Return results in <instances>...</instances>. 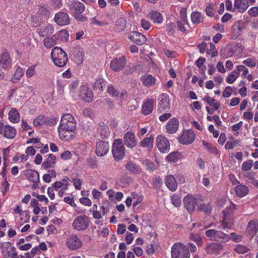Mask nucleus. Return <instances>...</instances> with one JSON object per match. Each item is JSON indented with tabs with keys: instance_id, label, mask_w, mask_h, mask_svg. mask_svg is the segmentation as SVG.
<instances>
[{
	"instance_id": "nucleus-1",
	"label": "nucleus",
	"mask_w": 258,
	"mask_h": 258,
	"mask_svg": "<svg viewBox=\"0 0 258 258\" xmlns=\"http://www.w3.org/2000/svg\"><path fill=\"white\" fill-rule=\"evenodd\" d=\"M51 57L54 65L57 67H64L68 61V56L66 52L58 46L53 48L51 52Z\"/></svg>"
},
{
	"instance_id": "nucleus-2",
	"label": "nucleus",
	"mask_w": 258,
	"mask_h": 258,
	"mask_svg": "<svg viewBox=\"0 0 258 258\" xmlns=\"http://www.w3.org/2000/svg\"><path fill=\"white\" fill-rule=\"evenodd\" d=\"M172 258H190V253L185 245L181 242H176L171 247Z\"/></svg>"
},
{
	"instance_id": "nucleus-3",
	"label": "nucleus",
	"mask_w": 258,
	"mask_h": 258,
	"mask_svg": "<svg viewBox=\"0 0 258 258\" xmlns=\"http://www.w3.org/2000/svg\"><path fill=\"white\" fill-rule=\"evenodd\" d=\"M112 153L116 160H122L125 154V149L121 139H116L112 145Z\"/></svg>"
},
{
	"instance_id": "nucleus-4",
	"label": "nucleus",
	"mask_w": 258,
	"mask_h": 258,
	"mask_svg": "<svg viewBox=\"0 0 258 258\" xmlns=\"http://www.w3.org/2000/svg\"><path fill=\"white\" fill-rule=\"evenodd\" d=\"M85 9L84 5L80 2L73 1L70 5V9L71 11L74 13L75 18L77 20L81 21V22H85L87 19V17L81 15V14L85 11Z\"/></svg>"
},
{
	"instance_id": "nucleus-5",
	"label": "nucleus",
	"mask_w": 258,
	"mask_h": 258,
	"mask_svg": "<svg viewBox=\"0 0 258 258\" xmlns=\"http://www.w3.org/2000/svg\"><path fill=\"white\" fill-rule=\"evenodd\" d=\"M205 235L211 240H220L222 242H227L230 237L227 234L216 230V229H208L205 231Z\"/></svg>"
},
{
	"instance_id": "nucleus-6",
	"label": "nucleus",
	"mask_w": 258,
	"mask_h": 258,
	"mask_svg": "<svg viewBox=\"0 0 258 258\" xmlns=\"http://www.w3.org/2000/svg\"><path fill=\"white\" fill-rule=\"evenodd\" d=\"M90 225L89 218L86 215L78 216L74 219L72 226L77 231H84Z\"/></svg>"
},
{
	"instance_id": "nucleus-7",
	"label": "nucleus",
	"mask_w": 258,
	"mask_h": 258,
	"mask_svg": "<svg viewBox=\"0 0 258 258\" xmlns=\"http://www.w3.org/2000/svg\"><path fill=\"white\" fill-rule=\"evenodd\" d=\"M61 120L63 123L65 127L68 129L71 134H73L76 128V121L73 115L70 113L63 114L61 117Z\"/></svg>"
},
{
	"instance_id": "nucleus-8",
	"label": "nucleus",
	"mask_w": 258,
	"mask_h": 258,
	"mask_svg": "<svg viewBox=\"0 0 258 258\" xmlns=\"http://www.w3.org/2000/svg\"><path fill=\"white\" fill-rule=\"evenodd\" d=\"M66 245L71 250H76L83 246V242L76 235H71L66 239Z\"/></svg>"
},
{
	"instance_id": "nucleus-9",
	"label": "nucleus",
	"mask_w": 258,
	"mask_h": 258,
	"mask_svg": "<svg viewBox=\"0 0 258 258\" xmlns=\"http://www.w3.org/2000/svg\"><path fill=\"white\" fill-rule=\"evenodd\" d=\"M156 143L158 150L162 153H167L170 149L169 140L164 136H157Z\"/></svg>"
},
{
	"instance_id": "nucleus-10",
	"label": "nucleus",
	"mask_w": 258,
	"mask_h": 258,
	"mask_svg": "<svg viewBox=\"0 0 258 258\" xmlns=\"http://www.w3.org/2000/svg\"><path fill=\"white\" fill-rule=\"evenodd\" d=\"M195 139V135L193 131L187 130L182 132L178 137V141L183 145H189Z\"/></svg>"
},
{
	"instance_id": "nucleus-11",
	"label": "nucleus",
	"mask_w": 258,
	"mask_h": 258,
	"mask_svg": "<svg viewBox=\"0 0 258 258\" xmlns=\"http://www.w3.org/2000/svg\"><path fill=\"white\" fill-rule=\"evenodd\" d=\"M123 142L127 148H133L137 144L136 135L132 131H127L123 136Z\"/></svg>"
},
{
	"instance_id": "nucleus-12",
	"label": "nucleus",
	"mask_w": 258,
	"mask_h": 258,
	"mask_svg": "<svg viewBox=\"0 0 258 258\" xmlns=\"http://www.w3.org/2000/svg\"><path fill=\"white\" fill-rule=\"evenodd\" d=\"M58 133L59 138L61 140L70 141L72 140L74 138L73 134H71L68 129L64 126L63 123L61 120L58 127Z\"/></svg>"
},
{
	"instance_id": "nucleus-13",
	"label": "nucleus",
	"mask_w": 258,
	"mask_h": 258,
	"mask_svg": "<svg viewBox=\"0 0 258 258\" xmlns=\"http://www.w3.org/2000/svg\"><path fill=\"white\" fill-rule=\"evenodd\" d=\"M69 184V179H63L56 181L53 184V186L56 191L58 190V196L62 197L66 190L68 189Z\"/></svg>"
},
{
	"instance_id": "nucleus-14",
	"label": "nucleus",
	"mask_w": 258,
	"mask_h": 258,
	"mask_svg": "<svg viewBox=\"0 0 258 258\" xmlns=\"http://www.w3.org/2000/svg\"><path fill=\"white\" fill-rule=\"evenodd\" d=\"M54 21L59 25H69L71 22L70 18L68 14L65 12L57 13L54 16Z\"/></svg>"
},
{
	"instance_id": "nucleus-15",
	"label": "nucleus",
	"mask_w": 258,
	"mask_h": 258,
	"mask_svg": "<svg viewBox=\"0 0 258 258\" xmlns=\"http://www.w3.org/2000/svg\"><path fill=\"white\" fill-rule=\"evenodd\" d=\"M126 60L125 56L119 57L114 58L110 63V68L114 71H119L122 69L126 64Z\"/></svg>"
},
{
	"instance_id": "nucleus-16",
	"label": "nucleus",
	"mask_w": 258,
	"mask_h": 258,
	"mask_svg": "<svg viewBox=\"0 0 258 258\" xmlns=\"http://www.w3.org/2000/svg\"><path fill=\"white\" fill-rule=\"evenodd\" d=\"M79 95L81 98L86 102H90L93 98L92 90L88 86H82L79 91Z\"/></svg>"
},
{
	"instance_id": "nucleus-17",
	"label": "nucleus",
	"mask_w": 258,
	"mask_h": 258,
	"mask_svg": "<svg viewBox=\"0 0 258 258\" xmlns=\"http://www.w3.org/2000/svg\"><path fill=\"white\" fill-rule=\"evenodd\" d=\"M109 150V145L107 142L99 141L96 145V153L99 157H102L107 154Z\"/></svg>"
},
{
	"instance_id": "nucleus-18",
	"label": "nucleus",
	"mask_w": 258,
	"mask_h": 258,
	"mask_svg": "<svg viewBox=\"0 0 258 258\" xmlns=\"http://www.w3.org/2000/svg\"><path fill=\"white\" fill-rule=\"evenodd\" d=\"M128 38L132 42L138 45H143L147 42L146 37L138 32H131L128 34Z\"/></svg>"
},
{
	"instance_id": "nucleus-19",
	"label": "nucleus",
	"mask_w": 258,
	"mask_h": 258,
	"mask_svg": "<svg viewBox=\"0 0 258 258\" xmlns=\"http://www.w3.org/2000/svg\"><path fill=\"white\" fill-rule=\"evenodd\" d=\"M179 121L178 118H172L166 124V131L170 134L176 133L179 128Z\"/></svg>"
},
{
	"instance_id": "nucleus-20",
	"label": "nucleus",
	"mask_w": 258,
	"mask_h": 258,
	"mask_svg": "<svg viewBox=\"0 0 258 258\" xmlns=\"http://www.w3.org/2000/svg\"><path fill=\"white\" fill-rule=\"evenodd\" d=\"M170 107V99L168 95L162 94L159 97V110L160 111H166Z\"/></svg>"
},
{
	"instance_id": "nucleus-21",
	"label": "nucleus",
	"mask_w": 258,
	"mask_h": 258,
	"mask_svg": "<svg viewBox=\"0 0 258 258\" xmlns=\"http://www.w3.org/2000/svg\"><path fill=\"white\" fill-rule=\"evenodd\" d=\"M183 203L185 208L189 212L194 211L196 205V199L191 195L186 196L183 199Z\"/></svg>"
},
{
	"instance_id": "nucleus-22",
	"label": "nucleus",
	"mask_w": 258,
	"mask_h": 258,
	"mask_svg": "<svg viewBox=\"0 0 258 258\" xmlns=\"http://www.w3.org/2000/svg\"><path fill=\"white\" fill-rule=\"evenodd\" d=\"M0 66L4 70H9L12 66V61L8 52H4L0 59Z\"/></svg>"
},
{
	"instance_id": "nucleus-23",
	"label": "nucleus",
	"mask_w": 258,
	"mask_h": 258,
	"mask_svg": "<svg viewBox=\"0 0 258 258\" xmlns=\"http://www.w3.org/2000/svg\"><path fill=\"white\" fill-rule=\"evenodd\" d=\"M258 231V221L256 220H250L246 227V234L252 237Z\"/></svg>"
},
{
	"instance_id": "nucleus-24",
	"label": "nucleus",
	"mask_w": 258,
	"mask_h": 258,
	"mask_svg": "<svg viewBox=\"0 0 258 258\" xmlns=\"http://www.w3.org/2000/svg\"><path fill=\"white\" fill-rule=\"evenodd\" d=\"M165 183L168 188L171 191H175L178 186L177 181L172 175H168L165 178Z\"/></svg>"
},
{
	"instance_id": "nucleus-25",
	"label": "nucleus",
	"mask_w": 258,
	"mask_h": 258,
	"mask_svg": "<svg viewBox=\"0 0 258 258\" xmlns=\"http://www.w3.org/2000/svg\"><path fill=\"white\" fill-rule=\"evenodd\" d=\"M156 80L155 77L151 74H144L141 78V81L143 84L146 87L153 86L155 85Z\"/></svg>"
},
{
	"instance_id": "nucleus-26",
	"label": "nucleus",
	"mask_w": 258,
	"mask_h": 258,
	"mask_svg": "<svg viewBox=\"0 0 258 258\" xmlns=\"http://www.w3.org/2000/svg\"><path fill=\"white\" fill-rule=\"evenodd\" d=\"M233 224V220L230 214H228L227 210L224 211V219L222 221L223 228H230Z\"/></svg>"
},
{
	"instance_id": "nucleus-27",
	"label": "nucleus",
	"mask_w": 258,
	"mask_h": 258,
	"mask_svg": "<svg viewBox=\"0 0 258 258\" xmlns=\"http://www.w3.org/2000/svg\"><path fill=\"white\" fill-rule=\"evenodd\" d=\"M148 17L154 22V23L161 24L163 22V18L162 14L158 12V11H150Z\"/></svg>"
},
{
	"instance_id": "nucleus-28",
	"label": "nucleus",
	"mask_w": 258,
	"mask_h": 258,
	"mask_svg": "<svg viewBox=\"0 0 258 258\" xmlns=\"http://www.w3.org/2000/svg\"><path fill=\"white\" fill-rule=\"evenodd\" d=\"M109 199L111 201H117L119 202L123 198V194L122 192H115L113 189H110L106 191Z\"/></svg>"
},
{
	"instance_id": "nucleus-29",
	"label": "nucleus",
	"mask_w": 258,
	"mask_h": 258,
	"mask_svg": "<svg viewBox=\"0 0 258 258\" xmlns=\"http://www.w3.org/2000/svg\"><path fill=\"white\" fill-rule=\"evenodd\" d=\"M54 31L53 26L52 25H46V26H42L38 29L37 32L38 34L43 37V36H47L52 34Z\"/></svg>"
},
{
	"instance_id": "nucleus-30",
	"label": "nucleus",
	"mask_w": 258,
	"mask_h": 258,
	"mask_svg": "<svg viewBox=\"0 0 258 258\" xmlns=\"http://www.w3.org/2000/svg\"><path fill=\"white\" fill-rule=\"evenodd\" d=\"M154 105V100L149 99L144 102L142 106V112L144 114H150L152 112Z\"/></svg>"
},
{
	"instance_id": "nucleus-31",
	"label": "nucleus",
	"mask_w": 258,
	"mask_h": 258,
	"mask_svg": "<svg viewBox=\"0 0 258 258\" xmlns=\"http://www.w3.org/2000/svg\"><path fill=\"white\" fill-rule=\"evenodd\" d=\"M9 119L12 123H18L20 120L19 111L15 108H12L9 112Z\"/></svg>"
},
{
	"instance_id": "nucleus-32",
	"label": "nucleus",
	"mask_w": 258,
	"mask_h": 258,
	"mask_svg": "<svg viewBox=\"0 0 258 258\" xmlns=\"http://www.w3.org/2000/svg\"><path fill=\"white\" fill-rule=\"evenodd\" d=\"M57 34H53L51 37H45L43 40V44L46 48H51L57 43Z\"/></svg>"
},
{
	"instance_id": "nucleus-33",
	"label": "nucleus",
	"mask_w": 258,
	"mask_h": 258,
	"mask_svg": "<svg viewBox=\"0 0 258 258\" xmlns=\"http://www.w3.org/2000/svg\"><path fill=\"white\" fill-rule=\"evenodd\" d=\"M234 7L240 13H244L249 7L247 2H243L242 0H235Z\"/></svg>"
},
{
	"instance_id": "nucleus-34",
	"label": "nucleus",
	"mask_w": 258,
	"mask_h": 258,
	"mask_svg": "<svg viewBox=\"0 0 258 258\" xmlns=\"http://www.w3.org/2000/svg\"><path fill=\"white\" fill-rule=\"evenodd\" d=\"M235 191L239 197H244V196L248 194L249 188L248 186L244 185V184H239V185L235 186Z\"/></svg>"
},
{
	"instance_id": "nucleus-35",
	"label": "nucleus",
	"mask_w": 258,
	"mask_h": 258,
	"mask_svg": "<svg viewBox=\"0 0 258 258\" xmlns=\"http://www.w3.org/2000/svg\"><path fill=\"white\" fill-rule=\"evenodd\" d=\"M12 244L10 242H4L1 244V250L2 255L5 258L10 257Z\"/></svg>"
},
{
	"instance_id": "nucleus-36",
	"label": "nucleus",
	"mask_w": 258,
	"mask_h": 258,
	"mask_svg": "<svg viewBox=\"0 0 258 258\" xmlns=\"http://www.w3.org/2000/svg\"><path fill=\"white\" fill-rule=\"evenodd\" d=\"M17 131L15 128L10 125H6L4 127V136L8 139H13L16 136Z\"/></svg>"
},
{
	"instance_id": "nucleus-37",
	"label": "nucleus",
	"mask_w": 258,
	"mask_h": 258,
	"mask_svg": "<svg viewBox=\"0 0 258 258\" xmlns=\"http://www.w3.org/2000/svg\"><path fill=\"white\" fill-rule=\"evenodd\" d=\"M221 248V245L218 244V243H211L206 245L205 250L209 254H213V253L216 252Z\"/></svg>"
},
{
	"instance_id": "nucleus-38",
	"label": "nucleus",
	"mask_w": 258,
	"mask_h": 258,
	"mask_svg": "<svg viewBox=\"0 0 258 258\" xmlns=\"http://www.w3.org/2000/svg\"><path fill=\"white\" fill-rule=\"evenodd\" d=\"M154 138L153 136L149 137H146L139 142V146L144 148H151L153 147Z\"/></svg>"
},
{
	"instance_id": "nucleus-39",
	"label": "nucleus",
	"mask_w": 258,
	"mask_h": 258,
	"mask_svg": "<svg viewBox=\"0 0 258 258\" xmlns=\"http://www.w3.org/2000/svg\"><path fill=\"white\" fill-rule=\"evenodd\" d=\"M125 168L134 174H139V173H140L141 171V169L139 166L132 161L127 162L125 165Z\"/></svg>"
},
{
	"instance_id": "nucleus-40",
	"label": "nucleus",
	"mask_w": 258,
	"mask_h": 258,
	"mask_svg": "<svg viewBox=\"0 0 258 258\" xmlns=\"http://www.w3.org/2000/svg\"><path fill=\"white\" fill-rule=\"evenodd\" d=\"M181 158V155L180 152H173L168 154L166 157V160L170 162H177Z\"/></svg>"
},
{
	"instance_id": "nucleus-41",
	"label": "nucleus",
	"mask_w": 258,
	"mask_h": 258,
	"mask_svg": "<svg viewBox=\"0 0 258 258\" xmlns=\"http://www.w3.org/2000/svg\"><path fill=\"white\" fill-rule=\"evenodd\" d=\"M203 100L205 101L211 106H212L215 110L218 109L220 106L219 102L216 101L215 99L211 98L210 96H206L204 98H203Z\"/></svg>"
},
{
	"instance_id": "nucleus-42",
	"label": "nucleus",
	"mask_w": 258,
	"mask_h": 258,
	"mask_svg": "<svg viewBox=\"0 0 258 258\" xmlns=\"http://www.w3.org/2000/svg\"><path fill=\"white\" fill-rule=\"evenodd\" d=\"M239 76L238 70L236 69L232 71L227 77L226 81L227 83L232 84L238 79Z\"/></svg>"
},
{
	"instance_id": "nucleus-43",
	"label": "nucleus",
	"mask_w": 258,
	"mask_h": 258,
	"mask_svg": "<svg viewBox=\"0 0 258 258\" xmlns=\"http://www.w3.org/2000/svg\"><path fill=\"white\" fill-rule=\"evenodd\" d=\"M26 175L27 178L31 181L36 182L39 180V174L36 171L29 169L26 171Z\"/></svg>"
},
{
	"instance_id": "nucleus-44",
	"label": "nucleus",
	"mask_w": 258,
	"mask_h": 258,
	"mask_svg": "<svg viewBox=\"0 0 258 258\" xmlns=\"http://www.w3.org/2000/svg\"><path fill=\"white\" fill-rule=\"evenodd\" d=\"M24 75L23 69L21 67H18L16 70V72L11 79L12 82H17L20 80L21 78Z\"/></svg>"
},
{
	"instance_id": "nucleus-45",
	"label": "nucleus",
	"mask_w": 258,
	"mask_h": 258,
	"mask_svg": "<svg viewBox=\"0 0 258 258\" xmlns=\"http://www.w3.org/2000/svg\"><path fill=\"white\" fill-rule=\"evenodd\" d=\"M84 53L82 49L77 51L73 56V59L77 63H82L84 60Z\"/></svg>"
},
{
	"instance_id": "nucleus-46",
	"label": "nucleus",
	"mask_w": 258,
	"mask_h": 258,
	"mask_svg": "<svg viewBox=\"0 0 258 258\" xmlns=\"http://www.w3.org/2000/svg\"><path fill=\"white\" fill-rule=\"evenodd\" d=\"M189 238L190 240L196 242L198 246H202L204 244V241L199 234L190 233Z\"/></svg>"
},
{
	"instance_id": "nucleus-47",
	"label": "nucleus",
	"mask_w": 258,
	"mask_h": 258,
	"mask_svg": "<svg viewBox=\"0 0 258 258\" xmlns=\"http://www.w3.org/2000/svg\"><path fill=\"white\" fill-rule=\"evenodd\" d=\"M98 133L102 139L109 137L110 134V131L106 126L99 127L98 128Z\"/></svg>"
},
{
	"instance_id": "nucleus-48",
	"label": "nucleus",
	"mask_w": 258,
	"mask_h": 258,
	"mask_svg": "<svg viewBox=\"0 0 258 258\" xmlns=\"http://www.w3.org/2000/svg\"><path fill=\"white\" fill-rule=\"evenodd\" d=\"M191 20L194 23H200L203 21V18L200 13L195 11L191 14Z\"/></svg>"
},
{
	"instance_id": "nucleus-49",
	"label": "nucleus",
	"mask_w": 258,
	"mask_h": 258,
	"mask_svg": "<svg viewBox=\"0 0 258 258\" xmlns=\"http://www.w3.org/2000/svg\"><path fill=\"white\" fill-rule=\"evenodd\" d=\"M105 85V82L103 79H98L93 85V87L95 90H99V91H103V88Z\"/></svg>"
},
{
	"instance_id": "nucleus-50",
	"label": "nucleus",
	"mask_w": 258,
	"mask_h": 258,
	"mask_svg": "<svg viewBox=\"0 0 258 258\" xmlns=\"http://www.w3.org/2000/svg\"><path fill=\"white\" fill-rule=\"evenodd\" d=\"M37 64H33L28 67L25 71L26 76L27 78L32 77L36 75V67Z\"/></svg>"
},
{
	"instance_id": "nucleus-51",
	"label": "nucleus",
	"mask_w": 258,
	"mask_h": 258,
	"mask_svg": "<svg viewBox=\"0 0 258 258\" xmlns=\"http://www.w3.org/2000/svg\"><path fill=\"white\" fill-rule=\"evenodd\" d=\"M206 52L207 54H210L212 57H215V56L217 55L218 54L216 47L213 43H210V47L207 49Z\"/></svg>"
},
{
	"instance_id": "nucleus-52",
	"label": "nucleus",
	"mask_w": 258,
	"mask_h": 258,
	"mask_svg": "<svg viewBox=\"0 0 258 258\" xmlns=\"http://www.w3.org/2000/svg\"><path fill=\"white\" fill-rule=\"evenodd\" d=\"M57 35L58 36V40L59 39L63 42L68 40L69 38V33L67 30L59 31Z\"/></svg>"
},
{
	"instance_id": "nucleus-53",
	"label": "nucleus",
	"mask_w": 258,
	"mask_h": 258,
	"mask_svg": "<svg viewBox=\"0 0 258 258\" xmlns=\"http://www.w3.org/2000/svg\"><path fill=\"white\" fill-rule=\"evenodd\" d=\"M236 68L238 70V73L239 75L240 74V72H242L241 77L242 78H246L247 75L249 73V70L246 68L244 66H242V64H239L238 66H236Z\"/></svg>"
},
{
	"instance_id": "nucleus-54",
	"label": "nucleus",
	"mask_w": 258,
	"mask_h": 258,
	"mask_svg": "<svg viewBox=\"0 0 258 258\" xmlns=\"http://www.w3.org/2000/svg\"><path fill=\"white\" fill-rule=\"evenodd\" d=\"M244 28V23L237 21L233 25V30L236 32L237 35L240 34V32Z\"/></svg>"
},
{
	"instance_id": "nucleus-55",
	"label": "nucleus",
	"mask_w": 258,
	"mask_h": 258,
	"mask_svg": "<svg viewBox=\"0 0 258 258\" xmlns=\"http://www.w3.org/2000/svg\"><path fill=\"white\" fill-rule=\"evenodd\" d=\"M46 122V118L44 115H38L33 120V124L35 125H43Z\"/></svg>"
},
{
	"instance_id": "nucleus-56",
	"label": "nucleus",
	"mask_w": 258,
	"mask_h": 258,
	"mask_svg": "<svg viewBox=\"0 0 258 258\" xmlns=\"http://www.w3.org/2000/svg\"><path fill=\"white\" fill-rule=\"evenodd\" d=\"M172 204L175 207H179L181 205V200L180 196L174 194L171 197Z\"/></svg>"
},
{
	"instance_id": "nucleus-57",
	"label": "nucleus",
	"mask_w": 258,
	"mask_h": 258,
	"mask_svg": "<svg viewBox=\"0 0 258 258\" xmlns=\"http://www.w3.org/2000/svg\"><path fill=\"white\" fill-rule=\"evenodd\" d=\"M234 250L236 252L239 253L240 254H244V253L247 252L249 250L248 247L244 245L237 244L234 248Z\"/></svg>"
},
{
	"instance_id": "nucleus-58",
	"label": "nucleus",
	"mask_w": 258,
	"mask_h": 258,
	"mask_svg": "<svg viewBox=\"0 0 258 258\" xmlns=\"http://www.w3.org/2000/svg\"><path fill=\"white\" fill-rule=\"evenodd\" d=\"M253 165V160H248L243 162L241 165V168L243 171H249Z\"/></svg>"
},
{
	"instance_id": "nucleus-59",
	"label": "nucleus",
	"mask_w": 258,
	"mask_h": 258,
	"mask_svg": "<svg viewBox=\"0 0 258 258\" xmlns=\"http://www.w3.org/2000/svg\"><path fill=\"white\" fill-rule=\"evenodd\" d=\"M126 27V21L124 18H119L117 21V29L118 31L124 30Z\"/></svg>"
},
{
	"instance_id": "nucleus-60",
	"label": "nucleus",
	"mask_w": 258,
	"mask_h": 258,
	"mask_svg": "<svg viewBox=\"0 0 258 258\" xmlns=\"http://www.w3.org/2000/svg\"><path fill=\"white\" fill-rule=\"evenodd\" d=\"M91 23L93 25H98V26H103V25H108L107 22L101 21L97 17H93V18L91 19Z\"/></svg>"
},
{
	"instance_id": "nucleus-61",
	"label": "nucleus",
	"mask_w": 258,
	"mask_h": 258,
	"mask_svg": "<svg viewBox=\"0 0 258 258\" xmlns=\"http://www.w3.org/2000/svg\"><path fill=\"white\" fill-rule=\"evenodd\" d=\"M243 63L246 66L249 67H253L256 65V61L255 59L253 58H246V59L243 60Z\"/></svg>"
},
{
	"instance_id": "nucleus-62",
	"label": "nucleus",
	"mask_w": 258,
	"mask_h": 258,
	"mask_svg": "<svg viewBox=\"0 0 258 258\" xmlns=\"http://www.w3.org/2000/svg\"><path fill=\"white\" fill-rule=\"evenodd\" d=\"M91 195L93 199H95L98 201H99L100 199L102 197V192L98 190V189L95 188L92 189L91 191Z\"/></svg>"
},
{
	"instance_id": "nucleus-63",
	"label": "nucleus",
	"mask_w": 258,
	"mask_h": 258,
	"mask_svg": "<svg viewBox=\"0 0 258 258\" xmlns=\"http://www.w3.org/2000/svg\"><path fill=\"white\" fill-rule=\"evenodd\" d=\"M62 5V0H51V5L55 10L61 8Z\"/></svg>"
},
{
	"instance_id": "nucleus-64",
	"label": "nucleus",
	"mask_w": 258,
	"mask_h": 258,
	"mask_svg": "<svg viewBox=\"0 0 258 258\" xmlns=\"http://www.w3.org/2000/svg\"><path fill=\"white\" fill-rule=\"evenodd\" d=\"M232 91L233 89L231 86H227L223 92V96L224 97H229L231 95Z\"/></svg>"
}]
</instances>
